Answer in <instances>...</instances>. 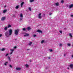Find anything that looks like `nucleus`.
Masks as SVG:
<instances>
[{"label": "nucleus", "mask_w": 73, "mask_h": 73, "mask_svg": "<svg viewBox=\"0 0 73 73\" xmlns=\"http://www.w3.org/2000/svg\"><path fill=\"white\" fill-rule=\"evenodd\" d=\"M52 15V13H50L49 14V15Z\"/></svg>", "instance_id": "nucleus-41"}, {"label": "nucleus", "mask_w": 73, "mask_h": 73, "mask_svg": "<svg viewBox=\"0 0 73 73\" xmlns=\"http://www.w3.org/2000/svg\"><path fill=\"white\" fill-rule=\"evenodd\" d=\"M44 40H42L41 41V44H42L43 43H44Z\"/></svg>", "instance_id": "nucleus-20"}, {"label": "nucleus", "mask_w": 73, "mask_h": 73, "mask_svg": "<svg viewBox=\"0 0 73 73\" xmlns=\"http://www.w3.org/2000/svg\"><path fill=\"white\" fill-rule=\"evenodd\" d=\"M71 17H73V15H71Z\"/></svg>", "instance_id": "nucleus-39"}, {"label": "nucleus", "mask_w": 73, "mask_h": 73, "mask_svg": "<svg viewBox=\"0 0 73 73\" xmlns=\"http://www.w3.org/2000/svg\"><path fill=\"white\" fill-rule=\"evenodd\" d=\"M17 48V46H15L14 47V49H16V48Z\"/></svg>", "instance_id": "nucleus-35"}, {"label": "nucleus", "mask_w": 73, "mask_h": 73, "mask_svg": "<svg viewBox=\"0 0 73 73\" xmlns=\"http://www.w3.org/2000/svg\"><path fill=\"white\" fill-rule=\"evenodd\" d=\"M69 35L71 37H72V34H69Z\"/></svg>", "instance_id": "nucleus-23"}, {"label": "nucleus", "mask_w": 73, "mask_h": 73, "mask_svg": "<svg viewBox=\"0 0 73 73\" xmlns=\"http://www.w3.org/2000/svg\"><path fill=\"white\" fill-rule=\"evenodd\" d=\"M59 32H60V33H61V34H62V31H59Z\"/></svg>", "instance_id": "nucleus-33"}, {"label": "nucleus", "mask_w": 73, "mask_h": 73, "mask_svg": "<svg viewBox=\"0 0 73 73\" xmlns=\"http://www.w3.org/2000/svg\"><path fill=\"white\" fill-rule=\"evenodd\" d=\"M5 19V17H3L1 19V21H4Z\"/></svg>", "instance_id": "nucleus-6"}, {"label": "nucleus", "mask_w": 73, "mask_h": 73, "mask_svg": "<svg viewBox=\"0 0 73 73\" xmlns=\"http://www.w3.org/2000/svg\"><path fill=\"white\" fill-rule=\"evenodd\" d=\"M5 50V48H3L1 49L2 51H4Z\"/></svg>", "instance_id": "nucleus-21"}, {"label": "nucleus", "mask_w": 73, "mask_h": 73, "mask_svg": "<svg viewBox=\"0 0 73 73\" xmlns=\"http://www.w3.org/2000/svg\"><path fill=\"white\" fill-rule=\"evenodd\" d=\"M38 16L39 19H41V13L39 14Z\"/></svg>", "instance_id": "nucleus-3"}, {"label": "nucleus", "mask_w": 73, "mask_h": 73, "mask_svg": "<svg viewBox=\"0 0 73 73\" xmlns=\"http://www.w3.org/2000/svg\"><path fill=\"white\" fill-rule=\"evenodd\" d=\"M25 66H26V67H27V68H28L29 66H28V65L27 64H26L25 65Z\"/></svg>", "instance_id": "nucleus-22"}, {"label": "nucleus", "mask_w": 73, "mask_h": 73, "mask_svg": "<svg viewBox=\"0 0 73 73\" xmlns=\"http://www.w3.org/2000/svg\"><path fill=\"white\" fill-rule=\"evenodd\" d=\"M8 54H6V55H5V56H8Z\"/></svg>", "instance_id": "nucleus-34"}, {"label": "nucleus", "mask_w": 73, "mask_h": 73, "mask_svg": "<svg viewBox=\"0 0 73 73\" xmlns=\"http://www.w3.org/2000/svg\"><path fill=\"white\" fill-rule=\"evenodd\" d=\"M48 59H50V57H48Z\"/></svg>", "instance_id": "nucleus-44"}, {"label": "nucleus", "mask_w": 73, "mask_h": 73, "mask_svg": "<svg viewBox=\"0 0 73 73\" xmlns=\"http://www.w3.org/2000/svg\"><path fill=\"white\" fill-rule=\"evenodd\" d=\"M22 18H20V20H22Z\"/></svg>", "instance_id": "nucleus-42"}, {"label": "nucleus", "mask_w": 73, "mask_h": 73, "mask_svg": "<svg viewBox=\"0 0 73 73\" xmlns=\"http://www.w3.org/2000/svg\"><path fill=\"white\" fill-rule=\"evenodd\" d=\"M72 58H73V55H72Z\"/></svg>", "instance_id": "nucleus-45"}, {"label": "nucleus", "mask_w": 73, "mask_h": 73, "mask_svg": "<svg viewBox=\"0 0 73 73\" xmlns=\"http://www.w3.org/2000/svg\"><path fill=\"white\" fill-rule=\"evenodd\" d=\"M7 64H8V62H6L5 63L4 65H5L7 66Z\"/></svg>", "instance_id": "nucleus-29"}, {"label": "nucleus", "mask_w": 73, "mask_h": 73, "mask_svg": "<svg viewBox=\"0 0 73 73\" xmlns=\"http://www.w3.org/2000/svg\"><path fill=\"white\" fill-rule=\"evenodd\" d=\"M10 50H11V52H10V54H12V53H13V52L14 51V50L11 49Z\"/></svg>", "instance_id": "nucleus-8"}, {"label": "nucleus", "mask_w": 73, "mask_h": 73, "mask_svg": "<svg viewBox=\"0 0 73 73\" xmlns=\"http://www.w3.org/2000/svg\"><path fill=\"white\" fill-rule=\"evenodd\" d=\"M70 67L72 69H73V64H71L70 65Z\"/></svg>", "instance_id": "nucleus-4"}, {"label": "nucleus", "mask_w": 73, "mask_h": 73, "mask_svg": "<svg viewBox=\"0 0 73 73\" xmlns=\"http://www.w3.org/2000/svg\"><path fill=\"white\" fill-rule=\"evenodd\" d=\"M30 62H32V60H30Z\"/></svg>", "instance_id": "nucleus-40"}, {"label": "nucleus", "mask_w": 73, "mask_h": 73, "mask_svg": "<svg viewBox=\"0 0 73 73\" xmlns=\"http://www.w3.org/2000/svg\"><path fill=\"white\" fill-rule=\"evenodd\" d=\"M52 49H51L50 50V52H52Z\"/></svg>", "instance_id": "nucleus-37"}, {"label": "nucleus", "mask_w": 73, "mask_h": 73, "mask_svg": "<svg viewBox=\"0 0 73 73\" xmlns=\"http://www.w3.org/2000/svg\"><path fill=\"white\" fill-rule=\"evenodd\" d=\"M3 36V35H2L1 34H0V37H1V36Z\"/></svg>", "instance_id": "nucleus-38"}, {"label": "nucleus", "mask_w": 73, "mask_h": 73, "mask_svg": "<svg viewBox=\"0 0 73 73\" xmlns=\"http://www.w3.org/2000/svg\"><path fill=\"white\" fill-rule=\"evenodd\" d=\"M65 56H66V54H64V57H65Z\"/></svg>", "instance_id": "nucleus-43"}, {"label": "nucleus", "mask_w": 73, "mask_h": 73, "mask_svg": "<svg viewBox=\"0 0 73 73\" xmlns=\"http://www.w3.org/2000/svg\"><path fill=\"white\" fill-rule=\"evenodd\" d=\"M5 35L6 36H7V34H5Z\"/></svg>", "instance_id": "nucleus-46"}, {"label": "nucleus", "mask_w": 73, "mask_h": 73, "mask_svg": "<svg viewBox=\"0 0 73 73\" xmlns=\"http://www.w3.org/2000/svg\"><path fill=\"white\" fill-rule=\"evenodd\" d=\"M67 45H68V46H70V44H67Z\"/></svg>", "instance_id": "nucleus-32"}, {"label": "nucleus", "mask_w": 73, "mask_h": 73, "mask_svg": "<svg viewBox=\"0 0 73 73\" xmlns=\"http://www.w3.org/2000/svg\"><path fill=\"white\" fill-rule=\"evenodd\" d=\"M33 37H35L36 36V35H33Z\"/></svg>", "instance_id": "nucleus-28"}, {"label": "nucleus", "mask_w": 73, "mask_h": 73, "mask_svg": "<svg viewBox=\"0 0 73 73\" xmlns=\"http://www.w3.org/2000/svg\"><path fill=\"white\" fill-rule=\"evenodd\" d=\"M31 27H27V29L28 31H29V30H30V29H31Z\"/></svg>", "instance_id": "nucleus-13"}, {"label": "nucleus", "mask_w": 73, "mask_h": 73, "mask_svg": "<svg viewBox=\"0 0 73 73\" xmlns=\"http://www.w3.org/2000/svg\"><path fill=\"white\" fill-rule=\"evenodd\" d=\"M55 5L56 6H58L59 5V3H55Z\"/></svg>", "instance_id": "nucleus-11"}, {"label": "nucleus", "mask_w": 73, "mask_h": 73, "mask_svg": "<svg viewBox=\"0 0 73 73\" xmlns=\"http://www.w3.org/2000/svg\"><path fill=\"white\" fill-rule=\"evenodd\" d=\"M15 34L16 35H17L19 34V30L18 29L17 30H15Z\"/></svg>", "instance_id": "nucleus-2"}, {"label": "nucleus", "mask_w": 73, "mask_h": 73, "mask_svg": "<svg viewBox=\"0 0 73 73\" xmlns=\"http://www.w3.org/2000/svg\"><path fill=\"white\" fill-rule=\"evenodd\" d=\"M73 4H72L71 5H70L69 6V8H73Z\"/></svg>", "instance_id": "nucleus-5"}, {"label": "nucleus", "mask_w": 73, "mask_h": 73, "mask_svg": "<svg viewBox=\"0 0 73 73\" xmlns=\"http://www.w3.org/2000/svg\"><path fill=\"white\" fill-rule=\"evenodd\" d=\"M24 2H22L21 4V7H23V4H24Z\"/></svg>", "instance_id": "nucleus-14"}, {"label": "nucleus", "mask_w": 73, "mask_h": 73, "mask_svg": "<svg viewBox=\"0 0 73 73\" xmlns=\"http://www.w3.org/2000/svg\"><path fill=\"white\" fill-rule=\"evenodd\" d=\"M5 7H6V6H5Z\"/></svg>", "instance_id": "nucleus-49"}, {"label": "nucleus", "mask_w": 73, "mask_h": 73, "mask_svg": "<svg viewBox=\"0 0 73 73\" xmlns=\"http://www.w3.org/2000/svg\"><path fill=\"white\" fill-rule=\"evenodd\" d=\"M64 1L63 0H61V3H64Z\"/></svg>", "instance_id": "nucleus-24"}, {"label": "nucleus", "mask_w": 73, "mask_h": 73, "mask_svg": "<svg viewBox=\"0 0 73 73\" xmlns=\"http://www.w3.org/2000/svg\"><path fill=\"white\" fill-rule=\"evenodd\" d=\"M26 29H25V28H24L23 29V31H25Z\"/></svg>", "instance_id": "nucleus-30"}, {"label": "nucleus", "mask_w": 73, "mask_h": 73, "mask_svg": "<svg viewBox=\"0 0 73 73\" xmlns=\"http://www.w3.org/2000/svg\"><path fill=\"white\" fill-rule=\"evenodd\" d=\"M12 32H13V31H12V30L11 29H10L9 30V36H11V35H12Z\"/></svg>", "instance_id": "nucleus-1"}, {"label": "nucleus", "mask_w": 73, "mask_h": 73, "mask_svg": "<svg viewBox=\"0 0 73 73\" xmlns=\"http://www.w3.org/2000/svg\"><path fill=\"white\" fill-rule=\"evenodd\" d=\"M32 44V42H30L29 44V45H31Z\"/></svg>", "instance_id": "nucleus-25"}, {"label": "nucleus", "mask_w": 73, "mask_h": 73, "mask_svg": "<svg viewBox=\"0 0 73 73\" xmlns=\"http://www.w3.org/2000/svg\"><path fill=\"white\" fill-rule=\"evenodd\" d=\"M7 27L8 28H10V27H11V25H8Z\"/></svg>", "instance_id": "nucleus-18"}, {"label": "nucleus", "mask_w": 73, "mask_h": 73, "mask_svg": "<svg viewBox=\"0 0 73 73\" xmlns=\"http://www.w3.org/2000/svg\"><path fill=\"white\" fill-rule=\"evenodd\" d=\"M20 17H23V14H21L20 15Z\"/></svg>", "instance_id": "nucleus-16"}, {"label": "nucleus", "mask_w": 73, "mask_h": 73, "mask_svg": "<svg viewBox=\"0 0 73 73\" xmlns=\"http://www.w3.org/2000/svg\"><path fill=\"white\" fill-rule=\"evenodd\" d=\"M19 6H17L15 7V8L16 9H18L19 8Z\"/></svg>", "instance_id": "nucleus-17"}, {"label": "nucleus", "mask_w": 73, "mask_h": 73, "mask_svg": "<svg viewBox=\"0 0 73 73\" xmlns=\"http://www.w3.org/2000/svg\"><path fill=\"white\" fill-rule=\"evenodd\" d=\"M9 67H10V68H12V65H9Z\"/></svg>", "instance_id": "nucleus-31"}, {"label": "nucleus", "mask_w": 73, "mask_h": 73, "mask_svg": "<svg viewBox=\"0 0 73 73\" xmlns=\"http://www.w3.org/2000/svg\"><path fill=\"white\" fill-rule=\"evenodd\" d=\"M67 69H69V68H68Z\"/></svg>", "instance_id": "nucleus-48"}, {"label": "nucleus", "mask_w": 73, "mask_h": 73, "mask_svg": "<svg viewBox=\"0 0 73 73\" xmlns=\"http://www.w3.org/2000/svg\"><path fill=\"white\" fill-rule=\"evenodd\" d=\"M62 44H60L59 45V46H62Z\"/></svg>", "instance_id": "nucleus-36"}, {"label": "nucleus", "mask_w": 73, "mask_h": 73, "mask_svg": "<svg viewBox=\"0 0 73 73\" xmlns=\"http://www.w3.org/2000/svg\"><path fill=\"white\" fill-rule=\"evenodd\" d=\"M29 10L30 11H32V9L31 7L29 8Z\"/></svg>", "instance_id": "nucleus-19"}, {"label": "nucleus", "mask_w": 73, "mask_h": 73, "mask_svg": "<svg viewBox=\"0 0 73 73\" xmlns=\"http://www.w3.org/2000/svg\"><path fill=\"white\" fill-rule=\"evenodd\" d=\"M29 36V34H26L25 35H24V37H26V36Z\"/></svg>", "instance_id": "nucleus-12"}, {"label": "nucleus", "mask_w": 73, "mask_h": 73, "mask_svg": "<svg viewBox=\"0 0 73 73\" xmlns=\"http://www.w3.org/2000/svg\"><path fill=\"white\" fill-rule=\"evenodd\" d=\"M37 32H38V33H42V31H41V30H38L37 31Z\"/></svg>", "instance_id": "nucleus-7"}, {"label": "nucleus", "mask_w": 73, "mask_h": 73, "mask_svg": "<svg viewBox=\"0 0 73 73\" xmlns=\"http://www.w3.org/2000/svg\"><path fill=\"white\" fill-rule=\"evenodd\" d=\"M29 49H27V50H29Z\"/></svg>", "instance_id": "nucleus-47"}, {"label": "nucleus", "mask_w": 73, "mask_h": 73, "mask_svg": "<svg viewBox=\"0 0 73 73\" xmlns=\"http://www.w3.org/2000/svg\"><path fill=\"white\" fill-rule=\"evenodd\" d=\"M21 69V68H16V70H20Z\"/></svg>", "instance_id": "nucleus-10"}, {"label": "nucleus", "mask_w": 73, "mask_h": 73, "mask_svg": "<svg viewBox=\"0 0 73 73\" xmlns=\"http://www.w3.org/2000/svg\"><path fill=\"white\" fill-rule=\"evenodd\" d=\"M7 29H8L7 28V27H5L4 29V30H5V31H7Z\"/></svg>", "instance_id": "nucleus-15"}, {"label": "nucleus", "mask_w": 73, "mask_h": 73, "mask_svg": "<svg viewBox=\"0 0 73 73\" xmlns=\"http://www.w3.org/2000/svg\"><path fill=\"white\" fill-rule=\"evenodd\" d=\"M7 10L5 9L3 11V13H5L6 12H7Z\"/></svg>", "instance_id": "nucleus-9"}, {"label": "nucleus", "mask_w": 73, "mask_h": 73, "mask_svg": "<svg viewBox=\"0 0 73 73\" xmlns=\"http://www.w3.org/2000/svg\"><path fill=\"white\" fill-rule=\"evenodd\" d=\"M8 58L9 61H11V58L9 57H8Z\"/></svg>", "instance_id": "nucleus-27"}, {"label": "nucleus", "mask_w": 73, "mask_h": 73, "mask_svg": "<svg viewBox=\"0 0 73 73\" xmlns=\"http://www.w3.org/2000/svg\"><path fill=\"white\" fill-rule=\"evenodd\" d=\"M33 1H34V0H30V2L31 3L33 2Z\"/></svg>", "instance_id": "nucleus-26"}]
</instances>
